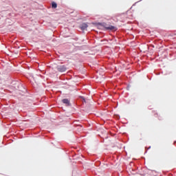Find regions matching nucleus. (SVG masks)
Segmentation results:
<instances>
[{"label":"nucleus","mask_w":176,"mask_h":176,"mask_svg":"<svg viewBox=\"0 0 176 176\" xmlns=\"http://www.w3.org/2000/svg\"><path fill=\"white\" fill-rule=\"evenodd\" d=\"M56 69L58 72H65L67 69H68V67L65 65H58L56 66Z\"/></svg>","instance_id":"nucleus-1"},{"label":"nucleus","mask_w":176,"mask_h":176,"mask_svg":"<svg viewBox=\"0 0 176 176\" xmlns=\"http://www.w3.org/2000/svg\"><path fill=\"white\" fill-rule=\"evenodd\" d=\"M95 25H96L98 28H100V27H103V28H104L106 30H107V28L109 27V25L106 23H101V22L95 23Z\"/></svg>","instance_id":"nucleus-2"},{"label":"nucleus","mask_w":176,"mask_h":176,"mask_svg":"<svg viewBox=\"0 0 176 176\" xmlns=\"http://www.w3.org/2000/svg\"><path fill=\"white\" fill-rule=\"evenodd\" d=\"M63 104H65L66 107H71V101L68 98H64L62 100Z\"/></svg>","instance_id":"nucleus-3"},{"label":"nucleus","mask_w":176,"mask_h":176,"mask_svg":"<svg viewBox=\"0 0 176 176\" xmlns=\"http://www.w3.org/2000/svg\"><path fill=\"white\" fill-rule=\"evenodd\" d=\"M117 30H118V28L112 25H109L108 28H107V31H116Z\"/></svg>","instance_id":"nucleus-4"},{"label":"nucleus","mask_w":176,"mask_h":176,"mask_svg":"<svg viewBox=\"0 0 176 176\" xmlns=\"http://www.w3.org/2000/svg\"><path fill=\"white\" fill-rule=\"evenodd\" d=\"M88 27L89 25H87V23H83L80 25V28L82 30V31H85V30H86Z\"/></svg>","instance_id":"nucleus-5"},{"label":"nucleus","mask_w":176,"mask_h":176,"mask_svg":"<svg viewBox=\"0 0 176 176\" xmlns=\"http://www.w3.org/2000/svg\"><path fill=\"white\" fill-rule=\"evenodd\" d=\"M51 7L52 9H57V3H56V1H52L51 3Z\"/></svg>","instance_id":"nucleus-6"},{"label":"nucleus","mask_w":176,"mask_h":176,"mask_svg":"<svg viewBox=\"0 0 176 176\" xmlns=\"http://www.w3.org/2000/svg\"><path fill=\"white\" fill-rule=\"evenodd\" d=\"M80 99L81 100L82 102H86V98L84 96H80Z\"/></svg>","instance_id":"nucleus-7"},{"label":"nucleus","mask_w":176,"mask_h":176,"mask_svg":"<svg viewBox=\"0 0 176 176\" xmlns=\"http://www.w3.org/2000/svg\"><path fill=\"white\" fill-rule=\"evenodd\" d=\"M115 119H116L117 120H119V119H120V115H115Z\"/></svg>","instance_id":"nucleus-8"},{"label":"nucleus","mask_w":176,"mask_h":176,"mask_svg":"<svg viewBox=\"0 0 176 176\" xmlns=\"http://www.w3.org/2000/svg\"><path fill=\"white\" fill-rule=\"evenodd\" d=\"M148 149H151V146H149V147L148 148ZM148 149H146V151H145V153H146V152H148Z\"/></svg>","instance_id":"nucleus-9"},{"label":"nucleus","mask_w":176,"mask_h":176,"mask_svg":"<svg viewBox=\"0 0 176 176\" xmlns=\"http://www.w3.org/2000/svg\"><path fill=\"white\" fill-rule=\"evenodd\" d=\"M155 75H160V73H159L158 72H155Z\"/></svg>","instance_id":"nucleus-10"},{"label":"nucleus","mask_w":176,"mask_h":176,"mask_svg":"<svg viewBox=\"0 0 176 176\" xmlns=\"http://www.w3.org/2000/svg\"><path fill=\"white\" fill-rule=\"evenodd\" d=\"M158 119H159V120H162V117L159 116Z\"/></svg>","instance_id":"nucleus-11"},{"label":"nucleus","mask_w":176,"mask_h":176,"mask_svg":"<svg viewBox=\"0 0 176 176\" xmlns=\"http://www.w3.org/2000/svg\"><path fill=\"white\" fill-rule=\"evenodd\" d=\"M132 164L134 165V163L131 162V163H130V165L131 166Z\"/></svg>","instance_id":"nucleus-12"},{"label":"nucleus","mask_w":176,"mask_h":176,"mask_svg":"<svg viewBox=\"0 0 176 176\" xmlns=\"http://www.w3.org/2000/svg\"><path fill=\"white\" fill-rule=\"evenodd\" d=\"M155 117H157V113H156L155 114Z\"/></svg>","instance_id":"nucleus-13"},{"label":"nucleus","mask_w":176,"mask_h":176,"mask_svg":"<svg viewBox=\"0 0 176 176\" xmlns=\"http://www.w3.org/2000/svg\"><path fill=\"white\" fill-rule=\"evenodd\" d=\"M174 144L176 145V141L174 142Z\"/></svg>","instance_id":"nucleus-14"}]
</instances>
